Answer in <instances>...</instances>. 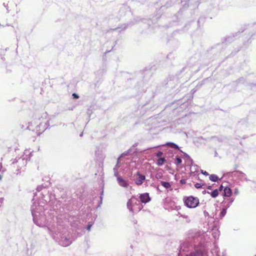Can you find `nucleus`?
Listing matches in <instances>:
<instances>
[{
    "label": "nucleus",
    "instance_id": "nucleus-30",
    "mask_svg": "<svg viewBox=\"0 0 256 256\" xmlns=\"http://www.w3.org/2000/svg\"><path fill=\"white\" fill-rule=\"evenodd\" d=\"M201 172L205 175V176H208V172H206V171H204L203 170H201Z\"/></svg>",
    "mask_w": 256,
    "mask_h": 256
},
{
    "label": "nucleus",
    "instance_id": "nucleus-18",
    "mask_svg": "<svg viewBox=\"0 0 256 256\" xmlns=\"http://www.w3.org/2000/svg\"><path fill=\"white\" fill-rule=\"evenodd\" d=\"M208 193L210 194L212 197L215 198L218 196V189H216L212 191L210 193L209 192H208Z\"/></svg>",
    "mask_w": 256,
    "mask_h": 256
},
{
    "label": "nucleus",
    "instance_id": "nucleus-37",
    "mask_svg": "<svg viewBox=\"0 0 256 256\" xmlns=\"http://www.w3.org/2000/svg\"><path fill=\"white\" fill-rule=\"evenodd\" d=\"M180 182L182 184H184L185 183V180H180Z\"/></svg>",
    "mask_w": 256,
    "mask_h": 256
},
{
    "label": "nucleus",
    "instance_id": "nucleus-11",
    "mask_svg": "<svg viewBox=\"0 0 256 256\" xmlns=\"http://www.w3.org/2000/svg\"><path fill=\"white\" fill-rule=\"evenodd\" d=\"M232 194V190L228 187H225L224 190L223 196L226 198H230Z\"/></svg>",
    "mask_w": 256,
    "mask_h": 256
},
{
    "label": "nucleus",
    "instance_id": "nucleus-42",
    "mask_svg": "<svg viewBox=\"0 0 256 256\" xmlns=\"http://www.w3.org/2000/svg\"><path fill=\"white\" fill-rule=\"evenodd\" d=\"M208 188L209 189V190H210L212 189V186H210L208 187Z\"/></svg>",
    "mask_w": 256,
    "mask_h": 256
},
{
    "label": "nucleus",
    "instance_id": "nucleus-39",
    "mask_svg": "<svg viewBox=\"0 0 256 256\" xmlns=\"http://www.w3.org/2000/svg\"><path fill=\"white\" fill-rule=\"evenodd\" d=\"M2 166L1 164H0V172L2 170Z\"/></svg>",
    "mask_w": 256,
    "mask_h": 256
},
{
    "label": "nucleus",
    "instance_id": "nucleus-27",
    "mask_svg": "<svg viewBox=\"0 0 256 256\" xmlns=\"http://www.w3.org/2000/svg\"><path fill=\"white\" fill-rule=\"evenodd\" d=\"M163 154V152L161 151H158L156 154V156L158 158H160Z\"/></svg>",
    "mask_w": 256,
    "mask_h": 256
},
{
    "label": "nucleus",
    "instance_id": "nucleus-16",
    "mask_svg": "<svg viewBox=\"0 0 256 256\" xmlns=\"http://www.w3.org/2000/svg\"><path fill=\"white\" fill-rule=\"evenodd\" d=\"M160 183L162 184V186L164 188H165L166 189L170 188H171V184L168 182L160 181Z\"/></svg>",
    "mask_w": 256,
    "mask_h": 256
},
{
    "label": "nucleus",
    "instance_id": "nucleus-40",
    "mask_svg": "<svg viewBox=\"0 0 256 256\" xmlns=\"http://www.w3.org/2000/svg\"><path fill=\"white\" fill-rule=\"evenodd\" d=\"M3 5H4V6L5 8H6V9L8 10V8H7L8 4L6 6V4H5V3H4V4H3Z\"/></svg>",
    "mask_w": 256,
    "mask_h": 256
},
{
    "label": "nucleus",
    "instance_id": "nucleus-17",
    "mask_svg": "<svg viewBox=\"0 0 256 256\" xmlns=\"http://www.w3.org/2000/svg\"><path fill=\"white\" fill-rule=\"evenodd\" d=\"M166 145L169 146L170 147L172 148H174V149H178L179 148L178 146L176 144L172 142H167L166 144Z\"/></svg>",
    "mask_w": 256,
    "mask_h": 256
},
{
    "label": "nucleus",
    "instance_id": "nucleus-38",
    "mask_svg": "<svg viewBox=\"0 0 256 256\" xmlns=\"http://www.w3.org/2000/svg\"><path fill=\"white\" fill-rule=\"evenodd\" d=\"M124 26L123 28V30H125L127 28V26H128V25L126 24H124Z\"/></svg>",
    "mask_w": 256,
    "mask_h": 256
},
{
    "label": "nucleus",
    "instance_id": "nucleus-4",
    "mask_svg": "<svg viewBox=\"0 0 256 256\" xmlns=\"http://www.w3.org/2000/svg\"><path fill=\"white\" fill-rule=\"evenodd\" d=\"M48 120H45L44 122H42V117L38 119L34 120L30 122V126H35V130L38 134L43 132L48 128Z\"/></svg>",
    "mask_w": 256,
    "mask_h": 256
},
{
    "label": "nucleus",
    "instance_id": "nucleus-34",
    "mask_svg": "<svg viewBox=\"0 0 256 256\" xmlns=\"http://www.w3.org/2000/svg\"><path fill=\"white\" fill-rule=\"evenodd\" d=\"M222 189H223V186H222V185H221L219 187L218 190L222 191Z\"/></svg>",
    "mask_w": 256,
    "mask_h": 256
},
{
    "label": "nucleus",
    "instance_id": "nucleus-22",
    "mask_svg": "<svg viewBox=\"0 0 256 256\" xmlns=\"http://www.w3.org/2000/svg\"><path fill=\"white\" fill-rule=\"evenodd\" d=\"M182 162V158L178 156H176V162H175V164L177 166L180 164Z\"/></svg>",
    "mask_w": 256,
    "mask_h": 256
},
{
    "label": "nucleus",
    "instance_id": "nucleus-3",
    "mask_svg": "<svg viewBox=\"0 0 256 256\" xmlns=\"http://www.w3.org/2000/svg\"><path fill=\"white\" fill-rule=\"evenodd\" d=\"M143 207V205L140 203L138 198L134 196H132L127 202L128 208L133 213L140 212Z\"/></svg>",
    "mask_w": 256,
    "mask_h": 256
},
{
    "label": "nucleus",
    "instance_id": "nucleus-12",
    "mask_svg": "<svg viewBox=\"0 0 256 256\" xmlns=\"http://www.w3.org/2000/svg\"><path fill=\"white\" fill-rule=\"evenodd\" d=\"M60 242L62 246H67L71 244V241L66 238H62Z\"/></svg>",
    "mask_w": 256,
    "mask_h": 256
},
{
    "label": "nucleus",
    "instance_id": "nucleus-8",
    "mask_svg": "<svg viewBox=\"0 0 256 256\" xmlns=\"http://www.w3.org/2000/svg\"><path fill=\"white\" fill-rule=\"evenodd\" d=\"M136 175H137V177L135 179L134 182H135V183L136 184H137L138 186H140V185L142 184L144 181L145 180L146 176H145L140 174L139 172H137Z\"/></svg>",
    "mask_w": 256,
    "mask_h": 256
},
{
    "label": "nucleus",
    "instance_id": "nucleus-44",
    "mask_svg": "<svg viewBox=\"0 0 256 256\" xmlns=\"http://www.w3.org/2000/svg\"><path fill=\"white\" fill-rule=\"evenodd\" d=\"M2 179V176L0 175V180Z\"/></svg>",
    "mask_w": 256,
    "mask_h": 256
},
{
    "label": "nucleus",
    "instance_id": "nucleus-9",
    "mask_svg": "<svg viewBox=\"0 0 256 256\" xmlns=\"http://www.w3.org/2000/svg\"><path fill=\"white\" fill-rule=\"evenodd\" d=\"M234 198H226L222 202L224 207L228 208L232 204Z\"/></svg>",
    "mask_w": 256,
    "mask_h": 256
},
{
    "label": "nucleus",
    "instance_id": "nucleus-19",
    "mask_svg": "<svg viewBox=\"0 0 256 256\" xmlns=\"http://www.w3.org/2000/svg\"><path fill=\"white\" fill-rule=\"evenodd\" d=\"M209 178L210 180L214 182H217L218 180V178L216 174H210Z\"/></svg>",
    "mask_w": 256,
    "mask_h": 256
},
{
    "label": "nucleus",
    "instance_id": "nucleus-33",
    "mask_svg": "<svg viewBox=\"0 0 256 256\" xmlns=\"http://www.w3.org/2000/svg\"><path fill=\"white\" fill-rule=\"evenodd\" d=\"M234 194H238V190L237 188L235 189Z\"/></svg>",
    "mask_w": 256,
    "mask_h": 256
},
{
    "label": "nucleus",
    "instance_id": "nucleus-43",
    "mask_svg": "<svg viewBox=\"0 0 256 256\" xmlns=\"http://www.w3.org/2000/svg\"><path fill=\"white\" fill-rule=\"evenodd\" d=\"M82 134H83V133L82 132L80 134V136H82Z\"/></svg>",
    "mask_w": 256,
    "mask_h": 256
},
{
    "label": "nucleus",
    "instance_id": "nucleus-36",
    "mask_svg": "<svg viewBox=\"0 0 256 256\" xmlns=\"http://www.w3.org/2000/svg\"><path fill=\"white\" fill-rule=\"evenodd\" d=\"M185 156L186 157H187L191 161H192V160L190 158V157L189 156L188 154H184Z\"/></svg>",
    "mask_w": 256,
    "mask_h": 256
},
{
    "label": "nucleus",
    "instance_id": "nucleus-20",
    "mask_svg": "<svg viewBox=\"0 0 256 256\" xmlns=\"http://www.w3.org/2000/svg\"><path fill=\"white\" fill-rule=\"evenodd\" d=\"M165 160L164 158H160L157 161V164L160 166H162L164 164Z\"/></svg>",
    "mask_w": 256,
    "mask_h": 256
},
{
    "label": "nucleus",
    "instance_id": "nucleus-13",
    "mask_svg": "<svg viewBox=\"0 0 256 256\" xmlns=\"http://www.w3.org/2000/svg\"><path fill=\"white\" fill-rule=\"evenodd\" d=\"M220 232L216 226H214L212 229V236L215 238H218Z\"/></svg>",
    "mask_w": 256,
    "mask_h": 256
},
{
    "label": "nucleus",
    "instance_id": "nucleus-10",
    "mask_svg": "<svg viewBox=\"0 0 256 256\" xmlns=\"http://www.w3.org/2000/svg\"><path fill=\"white\" fill-rule=\"evenodd\" d=\"M118 183L120 186L125 188H127L129 186L128 182L122 178H118Z\"/></svg>",
    "mask_w": 256,
    "mask_h": 256
},
{
    "label": "nucleus",
    "instance_id": "nucleus-24",
    "mask_svg": "<svg viewBox=\"0 0 256 256\" xmlns=\"http://www.w3.org/2000/svg\"><path fill=\"white\" fill-rule=\"evenodd\" d=\"M236 172L239 173L240 174L242 175V178H244V180H246V181L248 180H247V178H246V174L244 173L240 172Z\"/></svg>",
    "mask_w": 256,
    "mask_h": 256
},
{
    "label": "nucleus",
    "instance_id": "nucleus-21",
    "mask_svg": "<svg viewBox=\"0 0 256 256\" xmlns=\"http://www.w3.org/2000/svg\"><path fill=\"white\" fill-rule=\"evenodd\" d=\"M185 256H202V254L201 252H191L189 255L186 254Z\"/></svg>",
    "mask_w": 256,
    "mask_h": 256
},
{
    "label": "nucleus",
    "instance_id": "nucleus-29",
    "mask_svg": "<svg viewBox=\"0 0 256 256\" xmlns=\"http://www.w3.org/2000/svg\"><path fill=\"white\" fill-rule=\"evenodd\" d=\"M72 96L73 98H79L78 95L76 93L72 94Z\"/></svg>",
    "mask_w": 256,
    "mask_h": 256
},
{
    "label": "nucleus",
    "instance_id": "nucleus-15",
    "mask_svg": "<svg viewBox=\"0 0 256 256\" xmlns=\"http://www.w3.org/2000/svg\"><path fill=\"white\" fill-rule=\"evenodd\" d=\"M228 208H224L222 211L220 212L219 216H218V217H216V219H217V220H220V219H222L226 214V210Z\"/></svg>",
    "mask_w": 256,
    "mask_h": 256
},
{
    "label": "nucleus",
    "instance_id": "nucleus-32",
    "mask_svg": "<svg viewBox=\"0 0 256 256\" xmlns=\"http://www.w3.org/2000/svg\"><path fill=\"white\" fill-rule=\"evenodd\" d=\"M42 186H38L37 187V190H38V191H40V190H42Z\"/></svg>",
    "mask_w": 256,
    "mask_h": 256
},
{
    "label": "nucleus",
    "instance_id": "nucleus-41",
    "mask_svg": "<svg viewBox=\"0 0 256 256\" xmlns=\"http://www.w3.org/2000/svg\"><path fill=\"white\" fill-rule=\"evenodd\" d=\"M204 214L205 216L208 215V212H204Z\"/></svg>",
    "mask_w": 256,
    "mask_h": 256
},
{
    "label": "nucleus",
    "instance_id": "nucleus-2",
    "mask_svg": "<svg viewBox=\"0 0 256 256\" xmlns=\"http://www.w3.org/2000/svg\"><path fill=\"white\" fill-rule=\"evenodd\" d=\"M188 238L193 239L194 242H200L201 244L208 242L210 238L208 234L205 232L192 230L189 232Z\"/></svg>",
    "mask_w": 256,
    "mask_h": 256
},
{
    "label": "nucleus",
    "instance_id": "nucleus-26",
    "mask_svg": "<svg viewBox=\"0 0 256 256\" xmlns=\"http://www.w3.org/2000/svg\"><path fill=\"white\" fill-rule=\"evenodd\" d=\"M130 150H129L127 152H123L121 155L119 157L120 158H121V157H123L125 156H126L128 154L130 153Z\"/></svg>",
    "mask_w": 256,
    "mask_h": 256
},
{
    "label": "nucleus",
    "instance_id": "nucleus-25",
    "mask_svg": "<svg viewBox=\"0 0 256 256\" xmlns=\"http://www.w3.org/2000/svg\"><path fill=\"white\" fill-rule=\"evenodd\" d=\"M202 186V184L200 183H196L195 184H194V186L196 187V188H201Z\"/></svg>",
    "mask_w": 256,
    "mask_h": 256
},
{
    "label": "nucleus",
    "instance_id": "nucleus-1",
    "mask_svg": "<svg viewBox=\"0 0 256 256\" xmlns=\"http://www.w3.org/2000/svg\"><path fill=\"white\" fill-rule=\"evenodd\" d=\"M43 208L39 206L32 205L31 207V212L33 216L34 224L40 227H43L46 224V220L44 213Z\"/></svg>",
    "mask_w": 256,
    "mask_h": 256
},
{
    "label": "nucleus",
    "instance_id": "nucleus-31",
    "mask_svg": "<svg viewBox=\"0 0 256 256\" xmlns=\"http://www.w3.org/2000/svg\"><path fill=\"white\" fill-rule=\"evenodd\" d=\"M92 225L90 224H89L87 226H86V229L88 230H90V228H91V227H92Z\"/></svg>",
    "mask_w": 256,
    "mask_h": 256
},
{
    "label": "nucleus",
    "instance_id": "nucleus-6",
    "mask_svg": "<svg viewBox=\"0 0 256 256\" xmlns=\"http://www.w3.org/2000/svg\"><path fill=\"white\" fill-rule=\"evenodd\" d=\"M26 157L27 155H26V156L24 155L22 158H16L14 159L12 164H18V170H21L26 165L27 161L28 160V158ZM30 157H28V159H30Z\"/></svg>",
    "mask_w": 256,
    "mask_h": 256
},
{
    "label": "nucleus",
    "instance_id": "nucleus-7",
    "mask_svg": "<svg viewBox=\"0 0 256 256\" xmlns=\"http://www.w3.org/2000/svg\"><path fill=\"white\" fill-rule=\"evenodd\" d=\"M139 198L140 199V200H139L140 201L141 204H146L149 202L151 200L149 196V194L148 192L140 194L139 196Z\"/></svg>",
    "mask_w": 256,
    "mask_h": 256
},
{
    "label": "nucleus",
    "instance_id": "nucleus-35",
    "mask_svg": "<svg viewBox=\"0 0 256 256\" xmlns=\"http://www.w3.org/2000/svg\"><path fill=\"white\" fill-rule=\"evenodd\" d=\"M3 200H4L3 198H0V206H1V204H2L3 202Z\"/></svg>",
    "mask_w": 256,
    "mask_h": 256
},
{
    "label": "nucleus",
    "instance_id": "nucleus-14",
    "mask_svg": "<svg viewBox=\"0 0 256 256\" xmlns=\"http://www.w3.org/2000/svg\"><path fill=\"white\" fill-rule=\"evenodd\" d=\"M188 244L187 243H184L180 246V250L178 252V256H182V252H185L187 250L188 248Z\"/></svg>",
    "mask_w": 256,
    "mask_h": 256
},
{
    "label": "nucleus",
    "instance_id": "nucleus-23",
    "mask_svg": "<svg viewBox=\"0 0 256 256\" xmlns=\"http://www.w3.org/2000/svg\"><path fill=\"white\" fill-rule=\"evenodd\" d=\"M119 160H120V158H118L116 164L113 168L114 172H118V168L120 167V166H118Z\"/></svg>",
    "mask_w": 256,
    "mask_h": 256
},
{
    "label": "nucleus",
    "instance_id": "nucleus-28",
    "mask_svg": "<svg viewBox=\"0 0 256 256\" xmlns=\"http://www.w3.org/2000/svg\"><path fill=\"white\" fill-rule=\"evenodd\" d=\"M114 176L116 177L117 181L118 180V178H122L119 176L118 172H114Z\"/></svg>",
    "mask_w": 256,
    "mask_h": 256
},
{
    "label": "nucleus",
    "instance_id": "nucleus-5",
    "mask_svg": "<svg viewBox=\"0 0 256 256\" xmlns=\"http://www.w3.org/2000/svg\"><path fill=\"white\" fill-rule=\"evenodd\" d=\"M198 199L192 196H188L184 200V204L189 208H195L198 206Z\"/></svg>",
    "mask_w": 256,
    "mask_h": 256
}]
</instances>
